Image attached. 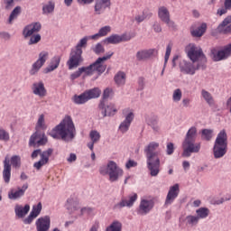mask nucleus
Listing matches in <instances>:
<instances>
[{
    "label": "nucleus",
    "instance_id": "nucleus-1",
    "mask_svg": "<svg viewBox=\"0 0 231 231\" xmlns=\"http://www.w3.org/2000/svg\"><path fill=\"white\" fill-rule=\"evenodd\" d=\"M50 135L55 140L61 138L63 142H72L77 136L75 123L70 116H65L61 122L56 125L50 133Z\"/></svg>",
    "mask_w": 231,
    "mask_h": 231
},
{
    "label": "nucleus",
    "instance_id": "nucleus-2",
    "mask_svg": "<svg viewBox=\"0 0 231 231\" xmlns=\"http://www.w3.org/2000/svg\"><path fill=\"white\" fill-rule=\"evenodd\" d=\"M115 55V52L109 51L106 53V55L98 58L94 63L90 64L87 67H81L79 68L78 70L73 72L70 75L71 80H75L76 79H79L82 74H84V77H92V75H95L97 72L98 76L102 75L104 71H106L107 66H106L104 63L106 60H109L111 57Z\"/></svg>",
    "mask_w": 231,
    "mask_h": 231
},
{
    "label": "nucleus",
    "instance_id": "nucleus-3",
    "mask_svg": "<svg viewBox=\"0 0 231 231\" xmlns=\"http://www.w3.org/2000/svg\"><path fill=\"white\" fill-rule=\"evenodd\" d=\"M160 147V143L151 142L144 147L146 165L150 175L156 178L160 174V152H155Z\"/></svg>",
    "mask_w": 231,
    "mask_h": 231
},
{
    "label": "nucleus",
    "instance_id": "nucleus-4",
    "mask_svg": "<svg viewBox=\"0 0 231 231\" xmlns=\"http://www.w3.org/2000/svg\"><path fill=\"white\" fill-rule=\"evenodd\" d=\"M88 46V36L83 37L77 43L76 47L71 50L69 53V60L67 61V66L69 69H75V68H79L80 64L84 61L82 59V49Z\"/></svg>",
    "mask_w": 231,
    "mask_h": 231
},
{
    "label": "nucleus",
    "instance_id": "nucleus-5",
    "mask_svg": "<svg viewBox=\"0 0 231 231\" xmlns=\"http://www.w3.org/2000/svg\"><path fill=\"white\" fill-rule=\"evenodd\" d=\"M228 151V135L226 134V130H221L215 140L213 146V156L216 160L223 158L226 152Z\"/></svg>",
    "mask_w": 231,
    "mask_h": 231
},
{
    "label": "nucleus",
    "instance_id": "nucleus-6",
    "mask_svg": "<svg viewBox=\"0 0 231 231\" xmlns=\"http://www.w3.org/2000/svg\"><path fill=\"white\" fill-rule=\"evenodd\" d=\"M99 173L102 176H108L109 181L115 183L124 176V170L115 161H109L106 165L99 168Z\"/></svg>",
    "mask_w": 231,
    "mask_h": 231
},
{
    "label": "nucleus",
    "instance_id": "nucleus-7",
    "mask_svg": "<svg viewBox=\"0 0 231 231\" xmlns=\"http://www.w3.org/2000/svg\"><path fill=\"white\" fill-rule=\"evenodd\" d=\"M186 50L187 55L191 62L202 64V67L205 68V64H207V56H205V53H203V49H201L199 45L189 43Z\"/></svg>",
    "mask_w": 231,
    "mask_h": 231
},
{
    "label": "nucleus",
    "instance_id": "nucleus-8",
    "mask_svg": "<svg viewBox=\"0 0 231 231\" xmlns=\"http://www.w3.org/2000/svg\"><path fill=\"white\" fill-rule=\"evenodd\" d=\"M53 154V150L52 149H48L46 151H41V149L34 150L31 155V158L32 160H35V158H38L40 156V160L36 162H34L33 167L37 171H41L44 165H47L48 162H50V156Z\"/></svg>",
    "mask_w": 231,
    "mask_h": 231
},
{
    "label": "nucleus",
    "instance_id": "nucleus-9",
    "mask_svg": "<svg viewBox=\"0 0 231 231\" xmlns=\"http://www.w3.org/2000/svg\"><path fill=\"white\" fill-rule=\"evenodd\" d=\"M102 94V91L98 88H94L88 90H86L81 95L74 96L73 97V102L74 104L82 105L86 104V102H89V100H93V98H98L100 95Z\"/></svg>",
    "mask_w": 231,
    "mask_h": 231
},
{
    "label": "nucleus",
    "instance_id": "nucleus-10",
    "mask_svg": "<svg viewBox=\"0 0 231 231\" xmlns=\"http://www.w3.org/2000/svg\"><path fill=\"white\" fill-rule=\"evenodd\" d=\"M231 56V43L218 49L213 48L211 49V59L215 62H219L221 60H226L228 57Z\"/></svg>",
    "mask_w": 231,
    "mask_h": 231
},
{
    "label": "nucleus",
    "instance_id": "nucleus-11",
    "mask_svg": "<svg viewBox=\"0 0 231 231\" xmlns=\"http://www.w3.org/2000/svg\"><path fill=\"white\" fill-rule=\"evenodd\" d=\"M180 69L184 75H196L198 69H205L203 64L187 61V60H181L180 61Z\"/></svg>",
    "mask_w": 231,
    "mask_h": 231
},
{
    "label": "nucleus",
    "instance_id": "nucleus-12",
    "mask_svg": "<svg viewBox=\"0 0 231 231\" xmlns=\"http://www.w3.org/2000/svg\"><path fill=\"white\" fill-rule=\"evenodd\" d=\"M201 151V143L189 141L182 143V157L190 158L192 154H198Z\"/></svg>",
    "mask_w": 231,
    "mask_h": 231
},
{
    "label": "nucleus",
    "instance_id": "nucleus-13",
    "mask_svg": "<svg viewBox=\"0 0 231 231\" xmlns=\"http://www.w3.org/2000/svg\"><path fill=\"white\" fill-rule=\"evenodd\" d=\"M48 59H50V52L47 51H42L38 55V60L32 65L29 71L30 75H37L41 68L46 64V60H48Z\"/></svg>",
    "mask_w": 231,
    "mask_h": 231
},
{
    "label": "nucleus",
    "instance_id": "nucleus-14",
    "mask_svg": "<svg viewBox=\"0 0 231 231\" xmlns=\"http://www.w3.org/2000/svg\"><path fill=\"white\" fill-rule=\"evenodd\" d=\"M152 208H154V199L149 197H143L141 199L138 208V212L141 216H147Z\"/></svg>",
    "mask_w": 231,
    "mask_h": 231
},
{
    "label": "nucleus",
    "instance_id": "nucleus-15",
    "mask_svg": "<svg viewBox=\"0 0 231 231\" xmlns=\"http://www.w3.org/2000/svg\"><path fill=\"white\" fill-rule=\"evenodd\" d=\"M48 138L43 132L36 130V132L31 136L29 141L30 147H41V145H46Z\"/></svg>",
    "mask_w": 231,
    "mask_h": 231
},
{
    "label": "nucleus",
    "instance_id": "nucleus-16",
    "mask_svg": "<svg viewBox=\"0 0 231 231\" xmlns=\"http://www.w3.org/2000/svg\"><path fill=\"white\" fill-rule=\"evenodd\" d=\"M178 196H180V184L176 183L170 187L164 201V207L166 208L167 207H171V205L176 201Z\"/></svg>",
    "mask_w": 231,
    "mask_h": 231
},
{
    "label": "nucleus",
    "instance_id": "nucleus-17",
    "mask_svg": "<svg viewBox=\"0 0 231 231\" xmlns=\"http://www.w3.org/2000/svg\"><path fill=\"white\" fill-rule=\"evenodd\" d=\"M98 110L99 113H101V118H106V116H115L116 114V107L113 103L106 104L104 101H101L98 105Z\"/></svg>",
    "mask_w": 231,
    "mask_h": 231
},
{
    "label": "nucleus",
    "instance_id": "nucleus-18",
    "mask_svg": "<svg viewBox=\"0 0 231 231\" xmlns=\"http://www.w3.org/2000/svg\"><path fill=\"white\" fill-rule=\"evenodd\" d=\"M158 17L162 21V23H165L167 24L168 28H176V23L171 20V13L169 12V9L165 6H161L158 9Z\"/></svg>",
    "mask_w": 231,
    "mask_h": 231
},
{
    "label": "nucleus",
    "instance_id": "nucleus-19",
    "mask_svg": "<svg viewBox=\"0 0 231 231\" xmlns=\"http://www.w3.org/2000/svg\"><path fill=\"white\" fill-rule=\"evenodd\" d=\"M42 29V25L39 22L32 23L26 25L23 30V36L24 39H28V37H32V35H35L41 32Z\"/></svg>",
    "mask_w": 231,
    "mask_h": 231
},
{
    "label": "nucleus",
    "instance_id": "nucleus-20",
    "mask_svg": "<svg viewBox=\"0 0 231 231\" xmlns=\"http://www.w3.org/2000/svg\"><path fill=\"white\" fill-rule=\"evenodd\" d=\"M138 199V194L132 193L127 199H122L121 201L114 206V210H120V208H124V207H127L131 208L134 202Z\"/></svg>",
    "mask_w": 231,
    "mask_h": 231
},
{
    "label": "nucleus",
    "instance_id": "nucleus-21",
    "mask_svg": "<svg viewBox=\"0 0 231 231\" xmlns=\"http://www.w3.org/2000/svg\"><path fill=\"white\" fill-rule=\"evenodd\" d=\"M126 112L128 113L125 115V120L121 122L118 127L119 133H122L123 134L129 131L131 124H133V120H134V113H133V111L129 109H126Z\"/></svg>",
    "mask_w": 231,
    "mask_h": 231
},
{
    "label": "nucleus",
    "instance_id": "nucleus-22",
    "mask_svg": "<svg viewBox=\"0 0 231 231\" xmlns=\"http://www.w3.org/2000/svg\"><path fill=\"white\" fill-rule=\"evenodd\" d=\"M107 8H111V0H95V15H102V14H104Z\"/></svg>",
    "mask_w": 231,
    "mask_h": 231
},
{
    "label": "nucleus",
    "instance_id": "nucleus-23",
    "mask_svg": "<svg viewBox=\"0 0 231 231\" xmlns=\"http://www.w3.org/2000/svg\"><path fill=\"white\" fill-rule=\"evenodd\" d=\"M32 92L40 98H44V97L48 95V91L46 90V87H44V82L42 81L34 82L32 86Z\"/></svg>",
    "mask_w": 231,
    "mask_h": 231
},
{
    "label": "nucleus",
    "instance_id": "nucleus-24",
    "mask_svg": "<svg viewBox=\"0 0 231 231\" xmlns=\"http://www.w3.org/2000/svg\"><path fill=\"white\" fill-rule=\"evenodd\" d=\"M51 225L50 216H44L38 218L35 222L37 231H49Z\"/></svg>",
    "mask_w": 231,
    "mask_h": 231
},
{
    "label": "nucleus",
    "instance_id": "nucleus-25",
    "mask_svg": "<svg viewBox=\"0 0 231 231\" xmlns=\"http://www.w3.org/2000/svg\"><path fill=\"white\" fill-rule=\"evenodd\" d=\"M3 180L5 183H10L12 178V164H10V158L5 156L4 160Z\"/></svg>",
    "mask_w": 231,
    "mask_h": 231
},
{
    "label": "nucleus",
    "instance_id": "nucleus-26",
    "mask_svg": "<svg viewBox=\"0 0 231 231\" xmlns=\"http://www.w3.org/2000/svg\"><path fill=\"white\" fill-rule=\"evenodd\" d=\"M28 190V183H24L22 188H17V189H11L8 192V198L9 199H21L23 196H24V193Z\"/></svg>",
    "mask_w": 231,
    "mask_h": 231
},
{
    "label": "nucleus",
    "instance_id": "nucleus-27",
    "mask_svg": "<svg viewBox=\"0 0 231 231\" xmlns=\"http://www.w3.org/2000/svg\"><path fill=\"white\" fill-rule=\"evenodd\" d=\"M156 55H158V50L148 49L137 51L135 57L137 60H147V59H151V57H156Z\"/></svg>",
    "mask_w": 231,
    "mask_h": 231
},
{
    "label": "nucleus",
    "instance_id": "nucleus-28",
    "mask_svg": "<svg viewBox=\"0 0 231 231\" xmlns=\"http://www.w3.org/2000/svg\"><path fill=\"white\" fill-rule=\"evenodd\" d=\"M218 33H231V14L227 15L217 28Z\"/></svg>",
    "mask_w": 231,
    "mask_h": 231
},
{
    "label": "nucleus",
    "instance_id": "nucleus-29",
    "mask_svg": "<svg viewBox=\"0 0 231 231\" xmlns=\"http://www.w3.org/2000/svg\"><path fill=\"white\" fill-rule=\"evenodd\" d=\"M61 57L56 55L52 57L50 60L49 65L44 69V73H51V71H55L60 66Z\"/></svg>",
    "mask_w": 231,
    "mask_h": 231
},
{
    "label": "nucleus",
    "instance_id": "nucleus-30",
    "mask_svg": "<svg viewBox=\"0 0 231 231\" xmlns=\"http://www.w3.org/2000/svg\"><path fill=\"white\" fill-rule=\"evenodd\" d=\"M89 138L91 142L88 143L87 147H88L90 151H93L95 143H98L100 142V133L97 130H91L89 133Z\"/></svg>",
    "mask_w": 231,
    "mask_h": 231
},
{
    "label": "nucleus",
    "instance_id": "nucleus-31",
    "mask_svg": "<svg viewBox=\"0 0 231 231\" xmlns=\"http://www.w3.org/2000/svg\"><path fill=\"white\" fill-rule=\"evenodd\" d=\"M198 140V127L191 126L187 131L182 143L196 142Z\"/></svg>",
    "mask_w": 231,
    "mask_h": 231
},
{
    "label": "nucleus",
    "instance_id": "nucleus-32",
    "mask_svg": "<svg viewBox=\"0 0 231 231\" xmlns=\"http://www.w3.org/2000/svg\"><path fill=\"white\" fill-rule=\"evenodd\" d=\"M29 212H30V205L28 204H26L25 206L16 205L14 207V214L16 217L23 218Z\"/></svg>",
    "mask_w": 231,
    "mask_h": 231
},
{
    "label": "nucleus",
    "instance_id": "nucleus-33",
    "mask_svg": "<svg viewBox=\"0 0 231 231\" xmlns=\"http://www.w3.org/2000/svg\"><path fill=\"white\" fill-rule=\"evenodd\" d=\"M200 95L203 100H205V102L208 103L210 106H216V101L214 100V97L210 92L207 91L206 89H202Z\"/></svg>",
    "mask_w": 231,
    "mask_h": 231
},
{
    "label": "nucleus",
    "instance_id": "nucleus-34",
    "mask_svg": "<svg viewBox=\"0 0 231 231\" xmlns=\"http://www.w3.org/2000/svg\"><path fill=\"white\" fill-rule=\"evenodd\" d=\"M53 12H55V2H53V0H51L47 4L43 5V15H50V14H53Z\"/></svg>",
    "mask_w": 231,
    "mask_h": 231
},
{
    "label": "nucleus",
    "instance_id": "nucleus-35",
    "mask_svg": "<svg viewBox=\"0 0 231 231\" xmlns=\"http://www.w3.org/2000/svg\"><path fill=\"white\" fill-rule=\"evenodd\" d=\"M207 32V23H202L197 29H191L190 33L193 37H202V35Z\"/></svg>",
    "mask_w": 231,
    "mask_h": 231
},
{
    "label": "nucleus",
    "instance_id": "nucleus-36",
    "mask_svg": "<svg viewBox=\"0 0 231 231\" xmlns=\"http://www.w3.org/2000/svg\"><path fill=\"white\" fill-rule=\"evenodd\" d=\"M125 79L126 76L124 71H118L114 77L116 86H124L125 84Z\"/></svg>",
    "mask_w": 231,
    "mask_h": 231
},
{
    "label": "nucleus",
    "instance_id": "nucleus-37",
    "mask_svg": "<svg viewBox=\"0 0 231 231\" xmlns=\"http://www.w3.org/2000/svg\"><path fill=\"white\" fill-rule=\"evenodd\" d=\"M197 217L199 219H207L210 216V209L208 208H199L196 210Z\"/></svg>",
    "mask_w": 231,
    "mask_h": 231
},
{
    "label": "nucleus",
    "instance_id": "nucleus-38",
    "mask_svg": "<svg viewBox=\"0 0 231 231\" xmlns=\"http://www.w3.org/2000/svg\"><path fill=\"white\" fill-rule=\"evenodd\" d=\"M35 129L36 131H46L47 126H46V121L44 119L43 114L39 116Z\"/></svg>",
    "mask_w": 231,
    "mask_h": 231
},
{
    "label": "nucleus",
    "instance_id": "nucleus-39",
    "mask_svg": "<svg viewBox=\"0 0 231 231\" xmlns=\"http://www.w3.org/2000/svg\"><path fill=\"white\" fill-rule=\"evenodd\" d=\"M105 42L106 44H120V42H122V38H120L119 34H111L105 39Z\"/></svg>",
    "mask_w": 231,
    "mask_h": 231
},
{
    "label": "nucleus",
    "instance_id": "nucleus-40",
    "mask_svg": "<svg viewBox=\"0 0 231 231\" xmlns=\"http://www.w3.org/2000/svg\"><path fill=\"white\" fill-rule=\"evenodd\" d=\"M187 226H196L199 223V219L196 215H189L185 217Z\"/></svg>",
    "mask_w": 231,
    "mask_h": 231
},
{
    "label": "nucleus",
    "instance_id": "nucleus-41",
    "mask_svg": "<svg viewBox=\"0 0 231 231\" xmlns=\"http://www.w3.org/2000/svg\"><path fill=\"white\" fill-rule=\"evenodd\" d=\"M214 136V130L212 129H203L201 131V139L206 142H210Z\"/></svg>",
    "mask_w": 231,
    "mask_h": 231
},
{
    "label": "nucleus",
    "instance_id": "nucleus-42",
    "mask_svg": "<svg viewBox=\"0 0 231 231\" xmlns=\"http://www.w3.org/2000/svg\"><path fill=\"white\" fill-rule=\"evenodd\" d=\"M19 14H21V6H16L11 13L9 19H8V23L9 24H12V23H14V21H15V19H17V17H19Z\"/></svg>",
    "mask_w": 231,
    "mask_h": 231
},
{
    "label": "nucleus",
    "instance_id": "nucleus-43",
    "mask_svg": "<svg viewBox=\"0 0 231 231\" xmlns=\"http://www.w3.org/2000/svg\"><path fill=\"white\" fill-rule=\"evenodd\" d=\"M29 37L30 39L28 41V46H33L35 44H39V42H41L42 39V37L39 33L32 34V36H29Z\"/></svg>",
    "mask_w": 231,
    "mask_h": 231
},
{
    "label": "nucleus",
    "instance_id": "nucleus-44",
    "mask_svg": "<svg viewBox=\"0 0 231 231\" xmlns=\"http://www.w3.org/2000/svg\"><path fill=\"white\" fill-rule=\"evenodd\" d=\"M182 97H183V92H181V89L177 88V89L173 90V93H172V101H173L175 104H178V102H180Z\"/></svg>",
    "mask_w": 231,
    "mask_h": 231
},
{
    "label": "nucleus",
    "instance_id": "nucleus-45",
    "mask_svg": "<svg viewBox=\"0 0 231 231\" xmlns=\"http://www.w3.org/2000/svg\"><path fill=\"white\" fill-rule=\"evenodd\" d=\"M66 208L71 212H75V210H79V204L73 201V199H69L67 200Z\"/></svg>",
    "mask_w": 231,
    "mask_h": 231
},
{
    "label": "nucleus",
    "instance_id": "nucleus-46",
    "mask_svg": "<svg viewBox=\"0 0 231 231\" xmlns=\"http://www.w3.org/2000/svg\"><path fill=\"white\" fill-rule=\"evenodd\" d=\"M106 231H122V223L114 221L108 227H106Z\"/></svg>",
    "mask_w": 231,
    "mask_h": 231
},
{
    "label": "nucleus",
    "instance_id": "nucleus-47",
    "mask_svg": "<svg viewBox=\"0 0 231 231\" xmlns=\"http://www.w3.org/2000/svg\"><path fill=\"white\" fill-rule=\"evenodd\" d=\"M0 141L10 142V133L4 128H0Z\"/></svg>",
    "mask_w": 231,
    "mask_h": 231
},
{
    "label": "nucleus",
    "instance_id": "nucleus-48",
    "mask_svg": "<svg viewBox=\"0 0 231 231\" xmlns=\"http://www.w3.org/2000/svg\"><path fill=\"white\" fill-rule=\"evenodd\" d=\"M11 164L14 169H19L21 167V156L14 155L11 157Z\"/></svg>",
    "mask_w": 231,
    "mask_h": 231
},
{
    "label": "nucleus",
    "instance_id": "nucleus-49",
    "mask_svg": "<svg viewBox=\"0 0 231 231\" xmlns=\"http://www.w3.org/2000/svg\"><path fill=\"white\" fill-rule=\"evenodd\" d=\"M148 125L152 127V129L155 132L158 133L160 131V125H158V119L156 118H151L148 120Z\"/></svg>",
    "mask_w": 231,
    "mask_h": 231
},
{
    "label": "nucleus",
    "instance_id": "nucleus-50",
    "mask_svg": "<svg viewBox=\"0 0 231 231\" xmlns=\"http://www.w3.org/2000/svg\"><path fill=\"white\" fill-rule=\"evenodd\" d=\"M42 210V204L39 202L36 206L32 207L31 215H32L34 217H37L39 214H41Z\"/></svg>",
    "mask_w": 231,
    "mask_h": 231
},
{
    "label": "nucleus",
    "instance_id": "nucleus-51",
    "mask_svg": "<svg viewBox=\"0 0 231 231\" xmlns=\"http://www.w3.org/2000/svg\"><path fill=\"white\" fill-rule=\"evenodd\" d=\"M93 51L97 55H100V53H104L106 51V49H104V46H102V43L96 44L95 47H93Z\"/></svg>",
    "mask_w": 231,
    "mask_h": 231
},
{
    "label": "nucleus",
    "instance_id": "nucleus-52",
    "mask_svg": "<svg viewBox=\"0 0 231 231\" xmlns=\"http://www.w3.org/2000/svg\"><path fill=\"white\" fill-rule=\"evenodd\" d=\"M110 32H111V26L109 25L101 27L98 31L99 35H101V37H106V35H107V33H110Z\"/></svg>",
    "mask_w": 231,
    "mask_h": 231
},
{
    "label": "nucleus",
    "instance_id": "nucleus-53",
    "mask_svg": "<svg viewBox=\"0 0 231 231\" xmlns=\"http://www.w3.org/2000/svg\"><path fill=\"white\" fill-rule=\"evenodd\" d=\"M228 8H226L225 5L222 6V7H219L217 10V15L218 17H222V15H226V14H228Z\"/></svg>",
    "mask_w": 231,
    "mask_h": 231
},
{
    "label": "nucleus",
    "instance_id": "nucleus-54",
    "mask_svg": "<svg viewBox=\"0 0 231 231\" xmlns=\"http://www.w3.org/2000/svg\"><path fill=\"white\" fill-rule=\"evenodd\" d=\"M166 153L168 156H171V154H174V143H168L166 145Z\"/></svg>",
    "mask_w": 231,
    "mask_h": 231
},
{
    "label": "nucleus",
    "instance_id": "nucleus-55",
    "mask_svg": "<svg viewBox=\"0 0 231 231\" xmlns=\"http://www.w3.org/2000/svg\"><path fill=\"white\" fill-rule=\"evenodd\" d=\"M145 19H147V15L145 14V13H141L134 17V21H136V23H143Z\"/></svg>",
    "mask_w": 231,
    "mask_h": 231
},
{
    "label": "nucleus",
    "instance_id": "nucleus-56",
    "mask_svg": "<svg viewBox=\"0 0 231 231\" xmlns=\"http://www.w3.org/2000/svg\"><path fill=\"white\" fill-rule=\"evenodd\" d=\"M171 45H168L166 48V53L164 56V66H167V62H169V58L171 57Z\"/></svg>",
    "mask_w": 231,
    "mask_h": 231
},
{
    "label": "nucleus",
    "instance_id": "nucleus-57",
    "mask_svg": "<svg viewBox=\"0 0 231 231\" xmlns=\"http://www.w3.org/2000/svg\"><path fill=\"white\" fill-rule=\"evenodd\" d=\"M0 39H2L3 41H10L12 39V35L10 34V32H1Z\"/></svg>",
    "mask_w": 231,
    "mask_h": 231
},
{
    "label": "nucleus",
    "instance_id": "nucleus-58",
    "mask_svg": "<svg viewBox=\"0 0 231 231\" xmlns=\"http://www.w3.org/2000/svg\"><path fill=\"white\" fill-rule=\"evenodd\" d=\"M36 217H34L33 215H32V213H30V215L28 216V217H26L25 219H23V223L24 225H31V223L35 219Z\"/></svg>",
    "mask_w": 231,
    "mask_h": 231
},
{
    "label": "nucleus",
    "instance_id": "nucleus-59",
    "mask_svg": "<svg viewBox=\"0 0 231 231\" xmlns=\"http://www.w3.org/2000/svg\"><path fill=\"white\" fill-rule=\"evenodd\" d=\"M113 94V88H106L103 92V98H107L108 97H111V95Z\"/></svg>",
    "mask_w": 231,
    "mask_h": 231
},
{
    "label": "nucleus",
    "instance_id": "nucleus-60",
    "mask_svg": "<svg viewBox=\"0 0 231 231\" xmlns=\"http://www.w3.org/2000/svg\"><path fill=\"white\" fill-rule=\"evenodd\" d=\"M138 165V162H134V160H129L125 163L126 169H132V167H136Z\"/></svg>",
    "mask_w": 231,
    "mask_h": 231
},
{
    "label": "nucleus",
    "instance_id": "nucleus-61",
    "mask_svg": "<svg viewBox=\"0 0 231 231\" xmlns=\"http://www.w3.org/2000/svg\"><path fill=\"white\" fill-rule=\"evenodd\" d=\"M120 39H121V42H125L127 41H131V39H133V36H131L127 33H124V34L120 35Z\"/></svg>",
    "mask_w": 231,
    "mask_h": 231
},
{
    "label": "nucleus",
    "instance_id": "nucleus-62",
    "mask_svg": "<svg viewBox=\"0 0 231 231\" xmlns=\"http://www.w3.org/2000/svg\"><path fill=\"white\" fill-rule=\"evenodd\" d=\"M81 216H84V214H92L93 213V208H82L80 209Z\"/></svg>",
    "mask_w": 231,
    "mask_h": 231
},
{
    "label": "nucleus",
    "instance_id": "nucleus-63",
    "mask_svg": "<svg viewBox=\"0 0 231 231\" xmlns=\"http://www.w3.org/2000/svg\"><path fill=\"white\" fill-rule=\"evenodd\" d=\"M4 3L5 5V8L7 10H10V8H12V6H14V0H4Z\"/></svg>",
    "mask_w": 231,
    "mask_h": 231
},
{
    "label": "nucleus",
    "instance_id": "nucleus-64",
    "mask_svg": "<svg viewBox=\"0 0 231 231\" xmlns=\"http://www.w3.org/2000/svg\"><path fill=\"white\" fill-rule=\"evenodd\" d=\"M67 162H69V163H73V162H77V154L70 153L69 158L67 159Z\"/></svg>",
    "mask_w": 231,
    "mask_h": 231
}]
</instances>
